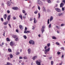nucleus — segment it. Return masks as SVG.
<instances>
[{"instance_id":"nucleus-23","label":"nucleus","mask_w":65,"mask_h":65,"mask_svg":"<svg viewBox=\"0 0 65 65\" xmlns=\"http://www.w3.org/2000/svg\"><path fill=\"white\" fill-rule=\"evenodd\" d=\"M38 15L39 16H38V18L39 19V18H40V14L39 13L38 14Z\"/></svg>"},{"instance_id":"nucleus-48","label":"nucleus","mask_w":65,"mask_h":65,"mask_svg":"<svg viewBox=\"0 0 65 65\" xmlns=\"http://www.w3.org/2000/svg\"><path fill=\"white\" fill-rule=\"evenodd\" d=\"M13 18L14 20H15L16 19V17H13Z\"/></svg>"},{"instance_id":"nucleus-55","label":"nucleus","mask_w":65,"mask_h":65,"mask_svg":"<svg viewBox=\"0 0 65 65\" xmlns=\"http://www.w3.org/2000/svg\"><path fill=\"white\" fill-rule=\"evenodd\" d=\"M27 28L25 27V31H27Z\"/></svg>"},{"instance_id":"nucleus-31","label":"nucleus","mask_w":65,"mask_h":65,"mask_svg":"<svg viewBox=\"0 0 65 65\" xmlns=\"http://www.w3.org/2000/svg\"><path fill=\"white\" fill-rule=\"evenodd\" d=\"M47 1L48 3H51V1L50 0H48Z\"/></svg>"},{"instance_id":"nucleus-24","label":"nucleus","mask_w":65,"mask_h":65,"mask_svg":"<svg viewBox=\"0 0 65 65\" xmlns=\"http://www.w3.org/2000/svg\"><path fill=\"white\" fill-rule=\"evenodd\" d=\"M6 40L7 41H10V39H9L8 38H6Z\"/></svg>"},{"instance_id":"nucleus-64","label":"nucleus","mask_w":65,"mask_h":65,"mask_svg":"<svg viewBox=\"0 0 65 65\" xmlns=\"http://www.w3.org/2000/svg\"><path fill=\"white\" fill-rule=\"evenodd\" d=\"M21 64L22 65H24V62H23L21 63Z\"/></svg>"},{"instance_id":"nucleus-3","label":"nucleus","mask_w":65,"mask_h":65,"mask_svg":"<svg viewBox=\"0 0 65 65\" xmlns=\"http://www.w3.org/2000/svg\"><path fill=\"white\" fill-rule=\"evenodd\" d=\"M29 44H32V45L35 44V42L33 40H30L29 41Z\"/></svg>"},{"instance_id":"nucleus-25","label":"nucleus","mask_w":65,"mask_h":65,"mask_svg":"<svg viewBox=\"0 0 65 65\" xmlns=\"http://www.w3.org/2000/svg\"><path fill=\"white\" fill-rule=\"evenodd\" d=\"M8 51L9 52H11V49L10 48H8Z\"/></svg>"},{"instance_id":"nucleus-63","label":"nucleus","mask_w":65,"mask_h":65,"mask_svg":"<svg viewBox=\"0 0 65 65\" xmlns=\"http://www.w3.org/2000/svg\"><path fill=\"white\" fill-rule=\"evenodd\" d=\"M9 27H10V28H11V25H10V24H9Z\"/></svg>"},{"instance_id":"nucleus-20","label":"nucleus","mask_w":65,"mask_h":65,"mask_svg":"<svg viewBox=\"0 0 65 65\" xmlns=\"http://www.w3.org/2000/svg\"><path fill=\"white\" fill-rule=\"evenodd\" d=\"M12 65L11 63L7 62V64H5V65Z\"/></svg>"},{"instance_id":"nucleus-43","label":"nucleus","mask_w":65,"mask_h":65,"mask_svg":"<svg viewBox=\"0 0 65 65\" xmlns=\"http://www.w3.org/2000/svg\"><path fill=\"white\" fill-rule=\"evenodd\" d=\"M23 58L24 59H27V57H23Z\"/></svg>"},{"instance_id":"nucleus-21","label":"nucleus","mask_w":65,"mask_h":65,"mask_svg":"<svg viewBox=\"0 0 65 65\" xmlns=\"http://www.w3.org/2000/svg\"><path fill=\"white\" fill-rule=\"evenodd\" d=\"M63 14L62 13H59L58 14V16H59L60 17V16H61V15H62Z\"/></svg>"},{"instance_id":"nucleus-42","label":"nucleus","mask_w":65,"mask_h":65,"mask_svg":"<svg viewBox=\"0 0 65 65\" xmlns=\"http://www.w3.org/2000/svg\"><path fill=\"white\" fill-rule=\"evenodd\" d=\"M8 13H10V11L9 10H8L7 11Z\"/></svg>"},{"instance_id":"nucleus-28","label":"nucleus","mask_w":65,"mask_h":65,"mask_svg":"<svg viewBox=\"0 0 65 65\" xmlns=\"http://www.w3.org/2000/svg\"><path fill=\"white\" fill-rule=\"evenodd\" d=\"M20 54V53L19 52H17L16 53V55H19Z\"/></svg>"},{"instance_id":"nucleus-50","label":"nucleus","mask_w":65,"mask_h":65,"mask_svg":"<svg viewBox=\"0 0 65 65\" xmlns=\"http://www.w3.org/2000/svg\"><path fill=\"white\" fill-rule=\"evenodd\" d=\"M57 54L58 55H60V52H57Z\"/></svg>"},{"instance_id":"nucleus-29","label":"nucleus","mask_w":65,"mask_h":65,"mask_svg":"<svg viewBox=\"0 0 65 65\" xmlns=\"http://www.w3.org/2000/svg\"><path fill=\"white\" fill-rule=\"evenodd\" d=\"M50 19H48V20L47 21V24H50Z\"/></svg>"},{"instance_id":"nucleus-57","label":"nucleus","mask_w":65,"mask_h":65,"mask_svg":"<svg viewBox=\"0 0 65 65\" xmlns=\"http://www.w3.org/2000/svg\"><path fill=\"white\" fill-rule=\"evenodd\" d=\"M32 20H33V19L32 18H31L30 20V21H32Z\"/></svg>"},{"instance_id":"nucleus-17","label":"nucleus","mask_w":65,"mask_h":65,"mask_svg":"<svg viewBox=\"0 0 65 65\" xmlns=\"http://www.w3.org/2000/svg\"><path fill=\"white\" fill-rule=\"evenodd\" d=\"M6 17H7V15L6 14H5L4 16V19H6Z\"/></svg>"},{"instance_id":"nucleus-16","label":"nucleus","mask_w":65,"mask_h":65,"mask_svg":"<svg viewBox=\"0 0 65 65\" xmlns=\"http://www.w3.org/2000/svg\"><path fill=\"white\" fill-rule=\"evenodd\" d=\"M10 58H12V57H13V55L12 54H10Z\"/></svg>"},{"instance_id":"nucleus-32","label":"nucleus","mask_w":65,"mask_h":65,"mask_svg":"<svg viewBox=\"0 0 65 65\" xmlns=\"http://www.w3.org/2000/svg\"><path fill=\"white\" fill-rule=\"evenodd\" d=\"M51 65H53V64H54V61H52L51 62Z\"/></svg>"},{"instance_id":"nucleus-34","label":"nucleus","mask_w":65,"mask_h":65,"mask_svg":"<svg viewBox=\"0 0 65 65\" xmlns=\"http://www.w3.org/2000/svg\"><path fill=\"white\" fill-rule=\"evenodd\" d=\"M48 27L49 28H51V24H50L48 26Z\"/></svg>"},{"instance_id":"nucleus-62","label":"nucleus","mask_w":65,"mask_h":65,"mask_svg":"<svg viewBox=\"0 0 65 65\" xmlns=\"http://www.w3.org/2000/svg\"><path fill=\"white\" fill-rule=\"evenodd\" d=\"M38 36H39V37H41V35L40 34H39L38 35Z\"/></svg>"},{"instance_id":"nucleus-14","label":"nucleus","mask_w":65,"mask_h":65,"mask_svg":"<svg viewBox=\"0 0 65 65\" xmlns=\"http://www.w3.org/2000/svg\"><path fill=\"white\" fill-rule=\"evenodd\" d=\"M43 11H46V10L45 9V7H43Z\"/></svg>"},{"instance_id":"nucleus-60","label":"nucleus","mask_w":65,"mask_h":65,"mask_svg":"<svg viewBox=\"0 0 65 65\" xmlns=\"http://www.w3.org/2000/svg\"><path fill=\"white\" fill-rule=\"evenodd\" d=\"M63 57H64V55H62L61 56V58H63Z\"/></svg>"},{"instance_id":"nucleus-7","label":"nucleus","mask_w":65,"mask_h":65,"mask_svg":"<svg viewBox=\"0 0 65 65\" xmlns=\"http://www.w3.org/2000/svg\"><path fill=\"white\" fill-rule=\"evenodd\" d=\"M12 9H13L14 10H18V8L17 7H13L12 8Z\"/></svg>"},{"instance_id":"nucleus-44","label":"nucleus","mask_w":65,"mask_h":65,"mask_svg":"<svg viewBox=\"0 0 65 65\" xmlns=\"http://www.w3.org/2000/svg\"><path fill=\"white\" fill-rule=\"evenodd\" d=\"M56 27L57 28V29H60V27L58 26H56Z\"/></svg>"},{"instance_id":"nucleus-33","label":"nucleus","mask_w":65,"mask_h":65,"mask_svg":"<svg viewBox=\"0 0 65 65\" xmlns=\"http://www.w3.org/2000/svg\"><path fill=\"white\" fill-rule=\"evenodd\" d=\"M23 37L25 39H27V37H26V35L24 36Z\"/></svg>"},{"instance_id":"nucleus-13","label":"nucleus","mask_w":65,"mask_h":65,"mask_svg":"<svg viewBox=\"0 0 65 65\" xmlns=\"http://www.w3.org/2000/svg\"><path fill=\"white\" fill-rule=\"evenodd\" d=\"M28 54H30V53H31V50H30V49H28Z\"/></svg>"},{"instance_id":"nucleus-4","label":"nucleus","mask_w":65,"mask_h":65,"mask_svg":"<svg viewBox=\"0 0 65 65\" xmlns=\"http://www.w3.org/2000/svg\"><path fill=\"white\" fill-rule=\"evenodd\" d=\"M55 9L56 11L58 12H60L61 11V10L59 8H55Z\"/></svg>"},{"instance_id":"nucleus-27","label":"nucleus","mask_w":65,"mask_h":65,"mask_svg":"<svg viewBox=\"0 0 65 65\" xmlns=\"http://www.w3.org/2000/svg\"><path fill=\"white\" fill-rule=\"evenodd\" d=\"M52 39H56V37H55L53 36L52 37Z\"/></svg>"},{"instance_id":"nucleus-8","label":"nucleus","mask_w":65,"mask_h":65,"mask_svg":"<svg viewBox=\"0 0 65 65\" xmlns=\"http://www.w3.org/2000/svg\"><path fill=\"white\" fill-rule=\"evenodd\" d=\"M37 58V56H34L32 58V59L34 60H35Z\"/></svg>"},{"instance_id":"nucleus-47","label":"nucleus","mask_w":65,"mask_h":65,"mask_svg":"<svg viewBox=\"0 0 65 65\" xmlns=\"http://www.w3.org/2000/svg\"><path fill=\"white\" fill-rule=\"evenodd\" d=\"M24 33H27V31H26L25 30L24 31Z\"/></svg>"},{"instance_id":"nucleus-36","label":"nucleus","mask_w":65,"mask_h":65,"mask_svg":"<svg viewBox=\"0 0 65 65\" xmlns=\"http://www.w3.org/2000/svg\"><path fill=\"white\" fill-rule=\"evenodd\" d=\"M62 11H64L65 10V9L64 8V7H62Z\"/></svg>"},{"instance_id":"nucleus-59","label":"nucleus","mask_w":65,"mask_h":65,"mask_svg":"<svg viewBox=\"0 0 65 65\" xmlns=\"http://www.w3.org/2000/svg\"><path fill=\"white\" fill-rule=\"evenodd\" d=\"M61 48V49L62 50H64V48L63 47Z\"/></svg>"},{"instance_id":"nucleus-38","label":"nucleus","mask_w":65,"mask_h":65,"mask_svg":"<svg viewBox=\"0 0 65 65\" xmlns=\"http://www.w3.org/2000/svg\"><path fill=\"white\" fill-rule=\"evenodd\" d=\"M19 40V38H17L15 39V41H18Z\"/></svg>"},{"instance_id":"nucleus-40","label":"nucleus","mask_w":65,"mask_h":65,"mask_svg":"<svg viewBox=\"0 0 65 65\" xmlns=\"http://www.w3.org/2000/svg\"><path fill=\"white\" fill-rule=\"evenodd\" d=\"M38 8L39 10H40V7L39 6H38Z\"/></svg>"},{"instance_id":"nucleus-54","label":"nucleus","mask_w":65,"mask_h":65,"mask_svg":"<svg viewBox=\"0 0 65 65\" xmlns=\"http://www.w3.org/2000/svg\"><path fill=\"white\" fill-rule=\"evenodd\" d=\"M46 48H47V46H45L44 47L45 49L46 50Z\"/></svg>"},{"instance_id":"nucleus-58","label":"nucleus","mask_w":65,"mask_h":65,"mask_svg":"<svg viewBox=\"0 0 65 65\" xmlns=\"http://www.w3.org/2000/svg\"><path fill=\"white\" fill-rule=\"evenodd\" d=\"M62 64V62L61 63H59V65H61Z\"/></svg>"},{"instance_id":"nucleus-26","label":"nucleus","mask_w":65,"mask_h":65,"mask_svg":"<svg viewBox=\"0 0 65 65\" xmlns=\"http://www.w3.org/2000/svg\"><path fill=\"white\" fill-rule=\"evenodd\" d=\"M19 17H20L22 20V15H19Z\"/></svg>"},{"instance_id":"nucleus-11","label":"nucleus","mask_w":65,"mask_h":65,"mask_svg":"<svg viewBox=\"0 0 65 65\" xmlns=\"http://www.w3.org/2000/svg\"><path fill=\"white\" fill-rule=\"evenodd\" d=\"M53 20V17L52 16H51L50 18V22H51Z\"/></svg>"},{"instance_id":"nucleus-9","label":"nucleus","mask_w":65,"mask_h":65,"mask_svg":"<svg viewBox=\"0 0 65 65\" xmlns=\"http://www.w3.org/2000/svg\"><path fill=\"white\" fill-rule=\"evenodd\" d=\"M64 5V4H63V3H62L60 5V7H63Z\"/></svg>"},{"instance_id":"nucleus-52","label":"nucleus","mask_w":65,"mask_h":65,"mask_svg":"<svg viewBox=\"0 0 65 65\" xmlns=\"http://www.w3.org/2000/svg\"><path fill=\"white\" fill-rule=\"evenodd\" d=\"M19 59H23V57H19Z\"/></svg>"},{"instance_id":"nucleus-45","label":"nucleus","mask_w":65,"mask_h":65,"mask_svg":"<svg viewBox=\"0 0 65 65\" xmlns=\"http://www.w3.org/2000/svg\"><path fill=\"white\" fill-rule=\"evenodd\" d=\"M23 18L24 19H26V16H23Z\"/></svg>"},{"instance_id":"nucleus-6","label":"nucleus","mask_w":65,"mask_h":65,"mask_svg":"<svg viewBox=\"0 0 65 65\" xmlns=\"http://www.w3.org/2000/svg\"><path fill=\"white\" fill-rule=\"evenodd\" d=\"M37 1L38 2L37 3L38 4H39L40 5L42 4V2H41L39 0H37Z\"/></svg>"},{"instance_id":"nucleus-37","label":"nucleus","mask_w":65,"mask_h":65,"mask_svg":"<svg viewBox=\"0 0 65 65\" xmlns=\"http://www.w3.org/2000/svg\"><path fill=\"white\" fill-rule=\"evenodd\" d=\"M19 28L20 29H22V26L20 25L19 26Z\"/></svg>"},{"instance_id":"nucleus-56","label":"nucleus","mask_w":65,"mask_h":65,"mask_svg":"<svg viewBox=\"0 0 65 65\" xmlns=\"http://www.w3.org/2000/svg\"><path fill=\"white\" fill-rule=\"evenodd\" d=\"M1 21H2V22L3 21V18H1Z\"/></svg>"},{"instance_id":"nucleus-22","label":"nucleus","mask_w":65,"mask_h":65,"mask_svg":"<svg viewBox=\"0 0 65 65\" xmlns=\"http://www.w3.org/2000/svg\"><path fill=\"white\" fill-rule=\"evenodd\" d=\"M12 36L13 38H15L17 37V36L15 35H13Z\"/></svg>"},{"instance_id":"nucleus-53","label":"nucleus","mask_w":65,"mask_h":65,"mask_svg":"<svg viewBox=\"0 0 65 65\" xmlns=\"http://www.w3.org/2000/svg\"><path fill=\"white\" fill-rule=\"evenodd\" d=\"M52 58V57H50L49 58V60H51Z\"/></svg>"},{"instance_id":"nucleus-2","label":"nucleus","mask_w":65,"mask_h":65,"mask_svg":"<svg viewBox=\"0 0 65 65\" xmlns=\"http://www.w3.org/2000/svg\"><path fill=\"white\" fill-rule=\"evenodd\" d=\"M50 48H48L47 49H46L44 51L45 52V55H46V53H47L48 52H49L50 51Z\"/></svg>"},{"instance_id":"nucleus-49","label":"nucleus","mask_w":65,"mask_h":65,"mask_svg":"<svg viewBox=\"0 0 65 65\" xmlns=\"http://www.w3.org/2000/svg\"><path fill=\"white\" fill-rule=\"evenodd\" d=\"M56 43L57 44V45H60V44H59V43H58L57 42H56Z\"/></svg>"},{"instance_id":"nucleus-1","label":"nucleus","mask_w":65,"mask_h":65,"mask_svg":"<svg viewBox=\"0 0 65 65\" xmlns=\"http://www.w3.org/2000/svg\"><path fill=\"white\" fill-rule=\"evenodd\" d=\"M36 63L37 65H41V60H39V61L37 60L36 61Z\"/></svg>"},{"instance_id":"nucleus-30","label":"nucleus","mask_w":65,"mask_h":65,"mask_svg":"<svg viewBox=\"0 0 65 65\" xmlns=\"http://www.w3.org/2000/svg\"><path fill=\"white\" fill-rule=\"evenodd\" d=\"M34 13L35 14H37V12H38V11H37V10H36V11H35V12H34Z\"/></svg>"},{"instance_id":"nucleus-18","label":"nucleus","mask_w":65,"mask_h":65,"mask_svg":"<svg viewBox=\"0 0 65 65\" xmlns=\"http://www.w3.org/2000/svg\"><path fill=\"white\" fill-rule=\"evenodd\" d=\"M10 45L13 46V43L12 42H11L10 43Z\"/></svg>"},{"instance_id":"nucleus-61","label":"nucleus","mask_w":65,"mask_h":65,"mask_svg":"<svg viewBox=\"0 0 65 65\" xmlns=\"http://www.w3.org/2000/svg\"><path fill=\"white\" fill-rule=\"evenodd\" d=\"M5 32H4L3 33V35L4 36H5Z\"/></svg>"},{"instance_id":"nucleus-46","label":"nucleus","mask_w":65,"mask_h":65,"mask_svg":"<svg viewBox=\"0 0 65 65\" xmlns=\"http://www.w3.org/2000/svg\"><path fill=\"white\" fill-rule=\"evenodd\" d=\"M23 13H25L26 12L24 10H23Z\"/></svg>"},{"instance_id":"nucleus-35","label":"nucleus","mask_w":65,"mask_h":65,"mask_svg":"<svg viewBox=\"0 0 65 65\" xmlns=\"http://www.w3.org/2000/svg\"><path fill=\"white\" fill-rule=\"evenodd\" d=\"M32 30H34L35 27L33 26H32Z\"/></svg>"},{"instance_id":"nucleus-10","label":"nucleus","mask_w":65,"mask_h":65,"mask_svg":"<svg viewBox=\"0 0 65 65\" xmlns=\"http://www.w3.org/2000/svg\"><path fill=\"white\" fill-rule=\"evenodd\" d=\"M10 15H9L8 16L7 18V19L8 21H9L10 20Z\"/></svg>"},{"instance_id":"nucleus-12","label":"nucleus","mask_w":65,"mask_h":65,"mask_svg":"<svg viewBox=\"0 0 65 65\" xmlns=\"http://www.w3.org/2000/svg\"><path fill=\"white\" fill-rule=\"evenodd\" d=\"M34 23L35 24H36V23H37V21H36V19H35V18H34Z\"/></svg>"},{"instance_id":"nucleus-39","label":"nucleus","mask_w":65,"mask_h":65,"mask_svg":"<svg viewBox=\"0 0 65 65\" xmlns=\"http://www.w3.org/2000/svg\"><path fill=\"white\" fill-rule=\"evenodd\" d=\"M64 25H65V24H61V27H62L63 26H64Z\"/></svg>"},{"instance_id":"nucleus-15","label":"nucleus","mask_w":65,"mask_h":65,"mask_svg":"<svg viewBox=\"0 0 65 65\" xmlns=\"http://www.w3.org/2000/svg\"><path fill=\"white\" fill-rule=\"evenodd\" d=\"M7 24H8V21L5 22L4 23V25H7Z\"/></svg>"},{"instance_id":"nucleus-51","label":"nucleus","mask_w":65,"mask_h":65,"mask_svg":"<svg viewBox=\"0 0 65 65\" xmlns=\"http://www.w3.org/2000/svg\"><path fill=\"white\" fill-rule=\"evenodd\" d=\"M62 2H63V3H64L65 4V0H63L62 1Z\"/></svg>"},{"instance_id":"nucleus-41","label":"nucleus","mask_w":65,"mask_h":65,"mask_svg":"<svg viewBox=\"0 0 65 65\" xmlns=\"http://www.w3.org/2000/svg\"><path fill=\"white\" fill-rule=\"evenodd\" d=\"M47 46L48 47H49L50 46V43H49L47 44Z\"/></svg>"},{"instance_id":"nucleus-19","label":"nucleus","mask_w":65,"mask_h":65,"mask_svg":"<svg viewBox=\"0 0 65 65\" xmlns=\"http://www.w3.org/2000/svg\"><path fill=\"white\" fill-rule=\"evenodd\" d=\"M7 5L8 6H10V2H8L7 3Z\"/></svg>"},{"instance_id":"nucleus-5","label":"nucleus","mask_w":65,"mask_h":65,"mask_svg":"<svg viewBox=\"0 0 65 65\" xmlns=\"http://www.w3.org/2000/svg\"><path fill=\"white\" fill-rule=\"evenodd\" d=\"M45 28V26H42V28L41 29L42 31V34H43V32H44V29Z\"/></svg>"}]
</instances>
